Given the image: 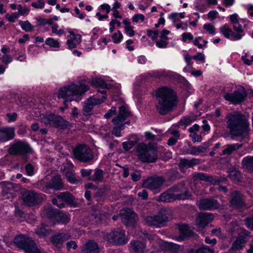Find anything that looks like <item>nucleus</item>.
<instances>
[{
    "instance_id": "nucleus-28",
    "label": "nucleus",
    "mask_w": 253,
    "mask_h": 253,
    "mask_svg": "<svg viewBox=\"0 0 253 253\" xmlns=\"http://www.w3.org/2000/svg\"><path fill=\"white\" fill-rule=\"evenodd\" d=\"M49 182V188L55 190H60L63 188V183L59 175L52 177Z\"/></svg>"
},
{
    "instance_id": "nucleus-37",
    "label": "nucleus",
    "mask_w": 253,
    "mask_h": 253,
    "mask_svg": "<svg viewBox=\"0 0 253 253\" xmlns=\"http://www.w3.org/2000/svg\"><path fill=\"white\" fill-rule=\"evenodd\" d=\"M14 185L12 183H7L2 187V194L5 196L8 194L12 195L14 192Z\"/></svg>"
},
{
    "instance_id": "nucleus-19",
    "label": "nucleus",
    "mask_w": 253,
    "mask_h": 253,
    "mask_svg": "<svg viewBox=\"0 0 253 253\" xmlns=\"http://www.w3.org/2000/svg\"><path fill=\"white\" fill-rule=\"evenodd\" d=\"M130 115V113L128 110L127 106L123 105L119 107V115L114 118L113 120V123L114 125H119L123 123L124 121Z\"/></svg>"
},
{
    "instance_id": "nucleus-46",
    "label": "nucleus",
    "mask_w": 253,
    "mask_h": 253,
    "mask_svg": "<svg viewBox=\"0 0 253 253\" xmlns=\"http://www.w3.org/2000/svg\"><path fill=\"white\" fill-rule=\"evenodd\" d=\"M19 24L20 25L21 28L27 32H31L34 30V27L28 21H20Z\"/></svg>"
},
{
    "instance_id": "nucleus-51",
    "label": "nucleus",
    "mask_w": 253,
    "mask_h": 253,
    "mask_svg": "<svg viewBox=\"0 0 253 253\" xmlns=\"http://www.w3.org/2000/svg\"><path fill=\"white\" fill-rule=\"evenodd\" d=\"M183 250V246L171 243L169 251L173 253H180L182 252Z\"/></svg>"
},
{
    "instance_id": "nucleus-17",
    "label": "nucleus",
    "mask_w": 253,
    "mask_h": 253,
    "mask_svg": "<svg viewBox=\"0 0 253 253\" xmlns=\"http://www.w3.org/2000/svg\"><path fill=\"white\" fill-rule=\"evenodd\" d=\"M213 219L211 213L207 212L200 213L195 220V224L197 226V230H200L206 226Z\"/></svg>"
},
{
    "instance_id": "nucleus-35",
    "label": "nucleus",
    "mask_w": 253,
    "mask_h": 253,
    "mask_svg": "<svg viewBox=\"0 0 253 253\" xmlns=\"http://www.w3.org/2000/svg\"><path fill=\"white\" fill-rule=\"evenodd\" d=\"M103 171L99 169H96L93 175L91 176L89 179L93 181L101 182L103 178Z\"/></svg>"
},
{
    "instance_id": "nucleus-14",
    "label": "nucleus",
    "mask_w": 253,
    "mask_h": 253,
    "mask_svg": "<svg viewBox=\"0 0 253 253\" xmlns=\"http://www.w3.org/2000/svg\"><path fill=\"white\" fill-rule=\"evenodd\" d=\"M74 200V196L69 192H61L56 195V198L52 199V202L59 208H62L65 206L64 202L72 204Z\"/></svg>"
},
{
    "instance_id": "nucleus-20",
    "label": "nucleus",
    "mask_w": 253,
    "mask_h": 253,
    "mask_svg": "<svg viewBox=\"0 0 253 253\" xmlns=\"http://www.w3.org/2000/svg\"><path fill=\"white\" fill-rule=\"evenodd\" d=\"M15 136V129L12 127H4L0 128V143L12 139Z\"/></svg>"
},
{
    "instance_id": "nucleus-41",
    "label": "nucleus",
    "mask_w": 253,
    "mask_h": 253,
    "mask_svg": "<svg viewBox=\"0 0 253 253\" xmlns=\"http://www.w3.org/2000/svg\"><path fill=\"white\" fill-rule=\"evenodd\" d=\"M91 84L95 87H101L103 88L108 87L107 83L99 78H93L91 80Z\"/></svg>"
},
{
    "instance_id": "nucleus-22",
    "label": "nucleus",
    "mask_w": 253,
    "mask_h": 253,
    "mask_svg": "<svg viewBox=\"0 0 253 253\" xmlns=\"http://www.w3.org/2000/svg\"><path fill=\"white\" fill-rule=\"evenodd\" d=\"M71 237V236L69 233H61L51 237L50 241L54 245L60 248L64 242L70 239Z\"/></svg>"
},
{
    "instance_id": "nucleus-61",
    "label": "nucleus",
    "mask_w": 253,
    "mask_h": 253,
    "mask_svg": "<svg viewBox=\"0 0 253 253\" xmlns=\"http://www.w3.org/2000/svg\"><path fill=\"white\" fill-rule=\"evenodd\" d=\"M147 35L151 37L153 40L156 39L159 35V32L158 30L153 31L150 29L147 30Z\"/></svg>"
},
{
    "instance_id": "nucleus-55",
    "label": "nucleus",
    "mask_w": 253,
    "mask_h": 253,
    "mask_svg": "<svg viewBox=\"0 0 253 253\" xmlns=\"http://www.w3.org/2000/svg\"><path fill=\"white\" fill-rule=\"evenodd\" d=\"M188 253H192L188 252ZM194 253H213V251L206 246H203L196 251Z\"/></svg>"
},
{
    "instance_id": "nucleus-42",
    "label": "nucleus",
    "mask_w": 253,
    "mask_h": 253,
    "mask_svg": "<svg viewBox=\"0 0 253 253\" xmlns=\"http://www.w3.org/2000/svg\"><path fill=\"white\" fill-rule=\"evenodd\" d=\"M171 134L173 136L169 139L167 143L169 146L174 145L177 142L180 137L179 132L177 130L172 131Z\"/></svg>"
},
{
    "instance_id": "nucleus-38",
    "label": "nucleus",
    "mask_w": 253,
    "mask_h": 253,
    "mask_svg": "<svg viewBox=\"0 0 253 253\" xmlns=\"http://www.w3.org/2000/svg\"><path fill=\"white\" fill-rule=\"evenodd\" d=\"M48 227L43 224H42L36 230V233L40 236L44 237L49 233Z\"/></svg>"
},
{
    "instance_id": "nucleus-47",
    "label": "nucleus",
    "mask_w": 253,
    "mask_h": 253,
    "mask_svg": "<svg viewBox=\"0 0 253 253\" xmlns=\"http://www.w3.org/2000/svg\"><path fill=\"white\" fill-rule=\"evenodd\" d=\"M45 43L52 48H58L60 47V43L59 42L52 38H47L45 41Z\"/></svg>"
},
{
    "instance_id": "nucleus-9",
    "label": "nucleus",
    "mask_w": 253,
    "mask_h": 253,
    "mask_svg": "<svg viewBox=\"0 0 253 253\" xmlns=\"http://www.w3.org/2000/svg\"><path fill=\"white\" fill-rule=\"evenodd\" d=\"M106 238L109 242L119 245L125 244L127 242L125 231L121 229L114 230L107 233Z\"/></svg>"
},
{
    "instance_id": "nucleus-21",
    "label": "nucleus",
    "mask_w": 253,
    "mask_h": 253,
    "mask_svg": "<svg viewBox=\"0 0 253 253\" xmlns=\"http://www.w3.org/2000/svg\"><path fill=\"white\" fill-rule=\"evenodd\" d=\"M178 229L180 232L179 235L173 237V239L177 241H184L193 235V232L190 230L187 225H180Z\"/></svg>"
},
{
    "instance_id": "nucleus-16",
    "label": "nucleus",
    "mask_w": 253,
    "mask_h": 253,
    "mask_svg": "<svg viewBox=\"0 0 253 253\" xmlns=\"http://www.w3.org/2000/svg\"><path fill=\"white\" fill-rule=\"evenodd\" d=\"M30 151V147L27 143L18 141L14 143L10 146L8 152L12 155H24Z\"/></svg>"
},
{
    "instance_id": "nucleus-3",
    "label": "nucleus",
    "mask_w": 253,
    "mask_h": 253,
    "mask_svg": "<svg viewBox=\"0 0 253 253\" xmlns=\"http://www.w3.org/2000/svg\"><path fill=\"white\" fill-rule=\"evenodd\" d=\"M89 88V86L84 82L76 84L71 82L69 84L61 87L58 91V98L64 99V108H61L62 112H63L65 108L68 107L67 102L72 101L79 97L82 96Z\"/></svg>"
},
{
    "instance_id": "nucleus-36",
    "label": "nucleus",
    "mask_w": 253,
    "mask_h": 253,
    "mask_svg": "<svg viewBox=\"0 0 253 253\" xmlns=\"http://www.w3.org/2000/svg\"><path fill=\"white\" fill-rule=\"evenodd\" d=\"M228 176L231 180L238 181L240 180L241 173L236 169L231 168L229 169Z\"/></svg>"
},
{
    "instance_id": "nucleus-34",
    "label": "nucleus",
    "mask_w": 253,
    "mask_h": 253,
    "mask_svg": "<svg viewBox=\"0 0 253 253\" xmlns=\"http://www.w3.org/2000/svg\"><path fill=\"white\" fill-rule=\"evenodd\" d=\"M242 147V144L235 143L232 144H228L225 146L224 149L222 150V155H230L233 151L238 150Z\"/></svg>"
},
{
    "instance_id": "nucleus-24",
    "label": "nucleus",
    "mask_w": 253,
    "mask_h": 253,
    "mask_svg": "<svg viewBox=\"0 0 253 253\" xmlns=\"http://www.w3.org/2000/svg\"><path fill=\"white\" fill-rule=\"evenodd\" d=\"M194 180L195 181L200 180L209 182L213 184H216L221 181L220 179H214L212 176L202 172L197 173L194 175Z\"/></svg>"
},
{
    "instance_id": "nucleus-18",
    "label": "nucleus",
    "mask_w": 253,
    "mask_h": 253,
    "mask_svg": "<svg viewBox=\"0 0 253 253\" xmlns=\"http://www.w3.org/2000/svg\"><path fill=\"white\" fill-rule=\"evenodd\" d=\"M220 207V204L216 200L213 199H205L199 201V207L201 209L211 210L217 209Z\"/></svg>"
},
{
    "instance_id": "nucleus-29",
    "label": "nucleus",
    "mask_w": 253,
    "mask_h": 253,
    "mask_svg": "<svg viewBox=\"0 0 253 253\" xmlns=\"http://www.w3.org/2000/svg\"><path fill=\"white\" fill-rule=\"evenodd\" d=\"M246 241L247 237L245 235H239L236 240L233 242L232 245V249L233 250L242 249Z\"/></svg>"
},
{
    "instance_id": "nucleus-2",
    "label": "nucleus",
    "mask_w": 253,
    "mask_h": 253,
    "mask_svg": "<svg viewBox=\"0 0 253 253\" xmlns=\"http://www.w3.org/2000/svg\"><path fill=\"white\" fill-rule=\"evenodd\" d=\"M156 109L162 115L171 111L176 105V96L174 90L167 86L159 88L156 91Z\"/></svg>"
},
{
    "instance_id": "nucleus-43",
    "label": "nucleus",
    "mask_w": 253,
    "mask_h": 253,
    "mask_svg": "<svg viewBox=\"0 0 253 253\" xmlns=\"http://www.w3.org/2000/svg\"><path fill=\"white\" fill-rule=\"evenodd\" d=\"M196 120V117L195 116H186L183 117L179 122L178 124L180 126H188L190 125L192 122Z\"/></svg>"
},
{
    "instance_id": "nucleus-33",
    "label": "nucleus",
    "mask_w": 253,
    "mask_h": 253,
    "mask_svg": "<svg viewBox=\"0 0 253 253\" xmlns=\"http://www.w3.org/2000/svg\"><path fill=\"white\" fill-rule=\"evenodd\" d=\"M199 163V160L194 158L192 160L186 159H181L179 163V166L181 168H190L196 165Z\"/></svg>"
},
{
    "instance_id": "nucleus-15",
    "label": "nucleus",
    "mask_w": 253,
    "mask_h": 253,
    "mask_svg": "<svg viewBox=\"0 0 253 253\" xmlns=\"http://www.w3.org/2000/svg\"><path fill=\"white\" fill-rule=\"evenodd\" d=\"M120 215L124 224L127 226H133L137 219L135 213L129 208H124L121 210Z\"/></svg>"
},
{
    "instance_id": "nucleus-30",
    "label": "nucleus",
    "mask_w": 253,
    "mask_h": 253,
    "mask_svg": "<svg viewBox=\"0 0 253 253\" xmlns=\"http://www.w3.org/2000/svg\"><path fill=\"white\" fill-rule=\"evenodd\" d=\"M132 249L135 253H144L146 249L145 243L140 241H134L131 242Z\"/></svg>"
},
{
    "instance_id": "nucleus-63",
    "label": "nucleus",
    "mask_w": 253,
    "mask_h": 253,
    "mask_svg": "<svg viewBox=\"0 0 253 253\" xmlns=\"http://www.w3.org/2000/svg\"><path fill=\"white\" fill-rule=\"evenodd\" d=\"M125 33L130 37H133L135 34L133 27L131 26L125 27Z\"/></svg>"
},
{
    "instance_id": "nucleus-56",
    "label": "nucleus",
    "mask_w": 253,
    "mask_h": 253,
    "mask_svg": "<svg viewBox=\"0 0 253 253\" xmlns=\"http://www.w3.org/2000/svg\"><path fill=\"white\" fill-rule=\"evenodd\" d=\"M203 28L209 33L211 35H213L215 33V28L211 24H205L203 26Z\"/></svg>"
},
{
    "instance_id": "nucleus-54",
    "label": "nucleus",
    "mask_w": 253,
    "mask_h": 253,
    "mask_svg": "<svg viewBox=\"0 0 253 253\" xmlns=\"http://www.w3.org/2000/svg\"><path fill=\"white\" fill-rule=\"evenodd\" d=\"M112 38L114 43H118L121 42L123 36L120 31H118L117 33H115L112 35Z\"/></svg>"
},
{
    "instance_id": "nucleus-31",
    "label": "nucleus",
    "mask_w": 253,
    "mask_h": 253,
    "mask_svg": "<svg viewBox=\"0 0 253 253\" xmlns=\"http://www.w3.org/2000/svg\"><path fill=\"white\" fill-rule=\"evenodd\" d=\"M235 32H233V38L234 40H241L244 36V29L242 25L239 23L233 25Z\"/></svg>"
},
{
    "instance_id": "nucleus-1",
    "label": "nucleus",
    "mask_w": 253,
    "mask_h": 253,
    "mask_svg": "<svg viewBox=\"0 0 253 253\" xmlns=\"http://www.w3.org/2000/svg\"><path fill=\"white\" fill-rule=\"evenodd\" d=\"M227 128L232 137H248L250 131L249 117L239 112L228 113L226 116Z\"/></svg>"
},
{
    "instance_id": "nucleus-52",
    "label": "nucleus",
    "mask_w": 253,
    "mask_h": 253,
    "mask_svg": "<svg viewBox=\"0 0 253 253\" xmlns=\"http://www.w3.org/2000/svg\"><path fill=\"white\" fill-rule=\"evenodd\" d=\"M118 125V126L113 127L112 132L116 136L120 137L121 136V131L124 128V124L122 123Z\"/></svg>"
},
{
    "instance_id": "nucleus-62",
    "label": "nucleus",
    "mask_w": 253,
    "mask_h": 253,
    "mask_svg": "<svg viewBox=\"0 0 253 253\" xmlns=\"http://www.w3.org/2000/svg\"><path fill=\"white\" fill-rule=\"evenodd\" d=\"M171 242L162 241L160 244V248L166 251H169Z\"/></svg>"
},
{
    "instance_id": "nucleus-44",
    "label": "nucleus",
    "mask_w": 253,
    "mask_h": 253,
    "mask_svg": "<svg viewBox=\"0 0 253 253\" xmlns=\"http://www.w3.org/2000/svg\"><path fill=\"white\" fill-rule=\"evenodd\" d=\"M56 217L60 222L66 224L70 221V215L68 213L59 212Z\"/></svg>"
},
{
    "instance_id": "nucleus-58",
    "label": "nucleus",
    "mask_w": 253,
    "mask_h": 253,
    "mask_svg": "<svg viewBox=\"0 0 253 253\" xmlns=\"http://www.w3.org/2000/svg\"><path fill=\"white\" fill-rule=\"evenodd\" d=\"M25 170H26L27 174L28 176H31L34 175V172H35V168L32 164H28L25 166Z\"/></svg>"
},
{
    "instance_id": "nucleus-6",
    "label": "nucleus",
    "mask_w": 253,
    "mask_h": 253,
    "mask_svg": "<svg viewBox=\"0 0 253 253\" xmlns=\"http://www.w3.org/2000/svg\"><path fill=\"white\" fill-rule=\"evenodd\" d=\"M41 121L46 125H49L60 129H65L70 126L68 121L61 116L53 114H43L41 117Z\"/></svg>"
},
{
    "instance_id": "nucleus-53",
    "label": "nucleus",
    "mask_w": 253,
    "mask_h": 253,
    "mask_svg": "<svg viewBox=\"0 0 253 253\" xmlns=\"http://www.w3.org/2000/svg\"><path fill=\"white\" fill-rule=\"evenodd\" d=\"M135 143L136 142L132 140L124 142L122 143L123 148L125 151H128L132 148Z\"/></svg>"
},
{
    "instance_id": "nucleus-64",
    "label": "nucleus",
    "mask_w": 253,
    "mask_h": 253,
    "mask_svg": "<svg viewBox=\"0 0 253 253\" xmlns=\"http://www.w3.org/2000/svg\"><path fill=\"white\" fill-rule=\"evenodd\" d=\"M32 6L35 8H42L44 6V2L42 0H38L37 2H33Z\"/></svg>"
},
{
    "instance_id": "nucleus-45",
    "label": "nucleus",
    "mask_w": 253,
    "mask_h": 253,
    "mask_svg": "<svg viewBox=\"0 0 253 253\" xmlns=\"http://www.w3.org/2000/svg\"><path fill=\"white\" fill-rule=\"evenodd\" d=\"M146 222L149 226L159 227V222L157 215L154 216H148L145 218Z\"/></svg>"
},
{
    "instance_id": "nucleus-32",
    "label": "nucleus",
    "mask_w": 253,
    "mask_h": 253,
    "mask_svg": "<svg viewBox=\"0 0 253 253\" xmlns=\"http://www.w3.org/2000/svg\"><path fill=\"white\" fill-rule=\"evenodd\" d=\"M81 42V36L77 34L75 37L69 38L66 42L68 48H76Z\"/></svg>"
},
{
    "instance_id": "nucleus-4",
    "label": "nucleus",
    "mask_w": 253,
    "mask_h": 253,
    "mask_svg": "<svg viewBox=\"0 0 253 253\" xmlns=\"http://www.w3.org/2000/svg\"><path fill=\"white\" fill-rule=\"evenodd\" d=\"M136 152L138 159L143 163H154L158 159L157 149L150 145L139 143Z\"/></svg>"
},
{
    "instance_id": "nucleus-48",
    "label": "nucleus",
    "mask_w": 253,
    "mask_h": 253,
    "mask_svg": "<svg viewBox=\"0 0 253 253\" xmlns=\"http://www.w3.org/2000/svg\"><path fill=\"white\" fill-rule=\"evenodd\" d=\"M203 152L202 147L201 146L191 147L190 149L186 151V153L193 155H197L199 153Z\"/></svg>"
},
{
    "instance_id": "nucleus-10",
    "label": "nucleus",
    "mask_w": 253,
    "mask_h": 253,
    "mask_svg": "<svg viewBox=\"0 0 253 253\" xmlns=\"http://www.w3.org/2000/svg\"><path fill=\"white\" fill-rule=\"evenodd\" d=\"M165 181V179L161 176L150 177L143 181L142 185L155 193L163 185Z\"/></svg>"
},
{
    "instance_id": "nucleus-8",
    "label": "nucleus",
    "mask_w": 253,
    "mask_h": 253,
    "mask_svg": "<svg viewBox=\"0 0 253 253\" xmlns=\"http://www.w3.org/2000/svg\"><path fill=\"white\" fill-rule=\"evenodd\" d=\"M75 158L84 163H88L94 158L91 149L87 145H79L73 150Z\"/></svg>"
},
{
    "instance_id": "nucleus-57",
    "label": "nucleus",
    "mask_w": 253,
    "mask_h": 253,
    "mask_svg": "<svg viewBox=\"0 0 253 253\" xmlns=\"http://www.w3.org/2000/svg\"><path fill=\"white\" fill-rule=\"evenodd\" d=\"M65 176L69 181L72 183H76L77 180L76 179L74 174L70 170H67L65 172Z\"/></svg>"
},
{
    "instance_id": "nucleus-27",
    "label": "nucleus",
    "mask_w": 253,
    "mask_h": 253,
    "mask_svg": "<svg viewBox=\"0 0 253 253\" xmlns=\"http://www.w3.org/2000/svg\"><path fill=\"white\" fill-rule=\"evenodd\" d=\"M159 222V227L164 226L166 222L171 219V216L169 211L166 210L161 211L157 215Z\"/></svg>"
},
{
    "instance_id": "nucleus-25",
    "label": "nucleus",
    "mask_w": 253,
    "mask_h": 253,
    "mask_svg": "<svg viewBox=\"0 0 253 253\" xmlns=\"http://www.w3.org/2000/svg\"><path fill=\"white\" fill-rule=\"evenodd\" d=\"M231 205L235 208H240L244 206V202L243 198L238 191H235L231 194L230 200Z\"/></svg>"
},
{
    "instance_id": "nucleus-39",
    "label": "nucleus",
    "mask_w": 253,
    "mask_h": 253,
    "mask_svg": "<svg viewBox=\"0 0 253 253\" xmlns=\"http://www.w3.org/2000/svg\"><path fill=\"white\" fill-rule=\"evenodd\" d=\"M243 166L249 170L253 169V156H247L242 160Z\"/></svg>"
},
{
    "instance_id": "nucleus-40",
    "label": "nucleus",
    "mask_w": 253,
    "mask_h": 253,
    "mask_svg": "<svg viewBox=\"0 0 253 253\" xmlns=\"http://www.w3.org/2000/svg\"><path fill=\"white\" fill-rule=\"evenodd\" d=\"M219 32L226 38L228 39L230 36L233 37V32L232 31L231 29L226 24L220 27Z\"/></svg>"
},
{
    "instance_id": "nucleus-7",
    "label": "nucleus",
    "mask_w": 253,
    "mask_h": 253,
    "mask_svg": "<svg viewBox=\"0 0 253 253\" xmlns=\"http://www.w3.org/2000/svg\"><path fill=\"white\" fill-rule=\"evenodd\" d=\"M43 196L35 190H26L22 192L21 199L25 205L31 207L42 203L43 200Z\"/></svg>"
},
{
    "instance_id": "nucleus-50",
    "label": "nucleus",
    "mask_w": 253,
    "mask_h": 253,
    "mask_svg": "<svg viewBox=\"0 0 253 253\" xmlns=\"http://www.w3.org/2000/svg\"><path fill=\"white\" fill-rule=\"evenodd\" d=\"M37 187L41 190L46 192L49 188V182L41 180L37 183Z\"/></svg>"
},
{
    "instance_id": "nucleus-59",
    "label": "nucleus",
    "mask_w": 253,
    "mask_h": 253,
    "mask_svg": "<svg viewBox=\"0 0 253 253\" xmlns=\"http://www.w3.org/2000/svg\"><path fill=\"white\" fill-rule=\"evenodd\" d=\"M58 25L57 24H54L51 26L52 32L58 35H61L64 33V30L60 29L57 30Z\"/></svg>"
},
{
    "instance_id": "nucleus-49",
    "label": "nucleus",
    "mask_w": 253,
    "mask_h": 253,
    "mask_svg": "<svg viewBox=\"0 0 253 253\" xmlns=\"http://www.w3.org/2000/svg\"><path fill=\"white\" fill-rule=\"evenodd\" d=\"M17 10L18 12H17V13L19 15L22 16L28 15L30 11V9L27 6H23L21 4H18L17 5Z\"/></svg>"
},
{
    "instance_id": "nucleus-11",
    "label": "nucleus",
    "mask_w": 253,
    "mask_h": 253,
    "mask_svg": "<svg viewBox=\"0 0 253 253\" xmlns=\"http://www.w3.org/2000/svg\"><path fill=\"white\" fill-rule=\"evenodd\" d=\"M247 96V93L244 88H240L235 90L233 93H227L224 94V98L227 101L237 104L243 102Z\"/></svg>"
},
{
    "instance_id": "nucleus-60",
    "label": "nucleus",
    "mask_w": 253,
    "mask_h": 253,
    "mask_svg": "<svg viewBox=\"0 0 253 253\" xmlns=\"http://www.w3.org/2000/svg\"><path fill=\"white\" fill-rule=\"evenodd\" d=\"M19 14L16 12H14L11 14H7L5 15V18L10 22H14L15 20L19 17Z\"/></svg>"
},
{
    "instance_id": "nucleus-5",
    "label": "nucleus",
    "mask_w": 253,
    "mask_h": 253,
    "mask_svg": "<svg viewBox=\"0 0 253 253\" xmlns=\"http://www.w3.org/2000/svg\"><path fill=\"white\" fill-rule=\"evenodd\" d=\"M17 247L28 253H41L35 242L27 236L20 234L16 236L13 240Z\"/></svg>"
},
{
    "instance_id": "nucleus-13",
    "label": "nucleus",
    "mask_w": 253,
    "mask_h": 253,
    "mask_svg": "<svg viewBox=\"0 0 253 253\" xmlns=\"http://www.w3.org/2000/svg\"><path fill=\"white\" fill-rule=\"evenodd\" d=\"M171 188L175 200H184L191 197L188 189L185 187L183 183H179Z\"/></svg>"
},
{
    "instance_id": "nucleus-12",
    "label": "nucleus",
    "mask_w": 253,
    "mask_h": 253,
    "mask_svg": "<svg viewBox=\"0 0 253 253\" xmlns=\"http://www.w3.org/2000/svg\"><path fill=\"white\" fill-rule=\"evenodd\" d=\"M100 92L102 94L101 98H98L97 96H93L88 98L84 102L83 109L84 114V115H89L91 112L93 106L101 104L106 99V95L105 94V91L102 90Z\"/></svg>"
},
{
    "instance_id": "nucleus-23",
    "label": "nucleus",
    "mask_w": 253,
    "mask_h": 253,
    "mask_svg": "<svg viewBox=\"0 0 253 253\" xmlns=\"http://www.w3.org/2000/svg\"><path fill=\"white\" fill-rule=\"evenodd\" d=\"M99 252L97 244L92 240L86 242L81 250V253H99Z\"/></svg>"
},
{
    "instance_id": "nucleus-26",
    "label": "nucleus",
    "mask_w": 253,
    "mask_h": 253,
    "mask_svg": "<svg viewBox=\"0 0 253 253\" xmlns=\"http://www.w3.org/2000/svg\"><path fill=\"white\" fill-rule=\"evenodd\" d=\"M156 200L158 202L165 203H170L175 201L171 188H169L166 192L162 193L156 198Z\"/></svg>"
}]
</instances>
